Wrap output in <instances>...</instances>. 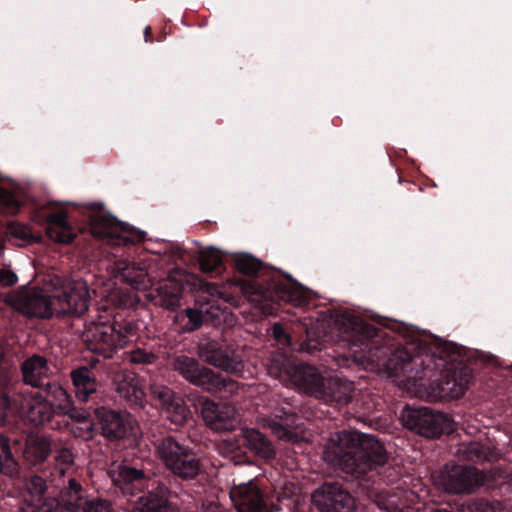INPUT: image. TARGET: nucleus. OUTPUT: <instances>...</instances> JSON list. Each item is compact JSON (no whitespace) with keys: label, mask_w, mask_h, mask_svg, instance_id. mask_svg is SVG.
<instances>
[{"label":"nucleus","mask_w":512,"mask_h":512,"mask_svg":"<svg viewBox=\"0 0 512 512\" xmlns=\"http://www.w3.org/2000/svg\"><path fill=\"white\" fill-rule=\"evenodd\" d=\"M0 471L8 476H14L18 471L8 439L0 436Z\"/></svg>","instance_id":"f704fd0d"},{"label":"nucleus","mask_w":512,"mask_h":512,"mask_svg":"<svg viewBox=\"0 0 512 512\" xmlns=\"http://www.w3.org/2000/svg\"><path fill=\"white\" fill-rule=\"evenodd\" d=\"M201 512H225V511L215 502H206L202 505Z\"/></svg>","instance_id":"5fc2aeb1"},{"label":"nucleus","mask_w":512,"mask_h":512,"mask_svg":"<svg viewBox=\"0 0 512 512\" xmlns=\"http://www.w3.org/2000/svg\"><path fill=\"white\" fill-rule=\"evenodd\" d=\"M117 391L128 402L142 405L145 393L140 379L132 372H122L117 377Z\"/></svg>","instance_id":"412c9836"},{"label":"nucleus","mask_w":512,"mask_h":512,"mask_svg":"<svg viewBox=\"0 0 512 512\" xmlns=\"http://www.w3.org/2000/svg\"><path fill=\"white\" fill-rule=\"evenodd\" d=\"M90 229L95 237L105 239L113 245L139 243L145 238V232L104 214H97L91 219Z\"/></svg>","instance_id":"6e6552de"},{"label":"nucleus","mask_w":512,"mask_h":512,"mask_svg":"<svg viewBox=\"0 0 512 512\" xmlns=\"http://www.w3.org/2000/svg\"><path fill=\"white\" fill-rule=\"evenodd\" d=\"M21 512H28V511H21Z\"/></svg>","instance_id":"680f3d73"},{"label":"nucleus","mask_w":512,"mask_h":512,"mask_svg":"<svg viewBox=\"0 0 512 512\" xmlns=\"http://www.w3.org/2000/svg\"><path fill=\"white\" fill-rule=\"evenodd\" d=\"M158 453L165 466L183 479L194 478L200 469L195 454L173 438L164 439L158 446Z\"/></svg>","instance_id":"20e7f679"},{"label":"nucleus","mask_w":512,"mask_h":512,"mask_svg":"<svg viewBox=\"0 0 512 512\" xmlns=\"http://www.w3.org/2000/svg\"><path fill=\"white\" fill-rule=\"evenodd\" d=\"M201 357L208 364L228 373H238L243 368V363L240 360L230 357L222 350L214 348L213 345H210L209 348H203Z\"/></svg>","instance_id":"4be33fe9"},{"label":"nucleus","mask_w":512,"mask_h":512,"mask_svg":"<svg viewBox=\"0 0 512 512\" xmlns=\"http://www.w3.org/2000/svg\"><path fill=\"white\" fill-rule=\"evenodd\" d=\"M433 481L448 493L469 491L474 485V470L463 466H446L433 476Z\"/></svg>","instance_id":"4468645a"},{"label":"nucleus","mask_w":512,"mask_h":512,"mask_svg":"<svg viewBox=\"0 0 512 512\" xmlns=\"http://www.w3.org/2000/svg\"><path fill=\"white\" fill-rule=\"evenodd\" d=\"M81 512H111L109 505L101 500H88L84 502Z\"/></svg>","instance_id":"09e8293b"},{"label":"nucleus","mask_w":512,"mask_h":512,"mask_svg":"<svg viewBox=\"0 0 512 512\" xmlns=\"http://www.w3.org/2000/svg\"><path fill=\"white\" fill-rule=\"evenodd\" d=\"M376 503L380 509L387 512H404L405 505L397 494H381L377 497Z\"/></svg>","instance_id":"ea45409f"},{"label":"nucleus","mask_w":512,"mask_h":512,"mask_svg":"<svg viewBox=\"0 0 512 512\" xmlns=\"http://www.w3.org/2000/svg\"><path fill=\"white\" fill-rule=\"evenodd\" d=\"M173 368L187 381L209 392L233 394L237 390V384L233 380L222 379L212 370L200 366L195 359L185 355L175 358Z\"/></svg>","instance_id":"7ed1b4c3"},{"label":"nucleus","mask_w":512,"mask_h":512,"mask_svg":"<svg viewBox=\"0 0 512 512\" xmlns=\"http://www.w3.org/2000/svg\"><path fill=\"white\" fill-rule=\"evenodd\" d=\"M112 481L117 485L130 483L142 478V472L131 467L119 465L110 471Z\"/></svg>","instance_id":"4c0bfd02"},{"label":"nucleus","mask_w":512,"mask_h":512,"mask_svg":"<svg viewBox=\"0 0 512 512\" xmlns=\"http://www.w3.org/2000/svg\"><path fill=\"white\" fill-rule=\"evenodd\" d=\"M113 274L115 278L139 290L148 289L153 281L145 261L118 260L114 264Z\"/></svg>","instance_id":"f3484780"},{"label":"nucleus","mask_w":512,"mask_h":512,"mask_svg":"<svg viewBox=\"0 0 512 512\" xmlns=\"http://www.w3.org/2000/svg\"><path fill=\"white\" fill-rule=\"evenodd\" d=\"M162 410L166 418L176 425H183L190 414L184 401L179 397H175Z\"/></svg>","instance_id":"72a5a7b5"},{"label":"nucleus","mask_w":512,"mask_h":512,"mask_svg":"<svg viewBox=\"0 0 512 512\" xmlns=\"http://www.w3.org/2000/svg\"><path fill=\"white\" fill-rule=\"evenodd\" d=\"M4 410L18 412L22 417L35 425L48 422L52 416V405L39 395L17 394L11 400L6 394L0 397Z\"/></svg>","instance_id":"0eeeda50"},{"label":"nucleus","mask_w":512,"mask_h":512,"mask_svg":"<svg viewBox=\"0 0 512 512\" xmlns=\"http://www.w3.org/2000/svg\"><path fill=\"white\" fill-rule=\"evenodd\" d=\"M387 460L386 449L383 444L371 435H359L357 457H356V473L360 476L366 469H372L378 465H382Z\"/></svg>","instance_id":"2eb2a0df"},{"label":"nucleus","mask_w":512,"mask_h":512,"mask_svg":"<svg viewBox=\"0 0 512 512\" xmlns=\"http://www.w3.org/2000/svg\"><path fill=\"white\" fill-rule=\"evenodd\" d=\"M272 334L275 339L282 342L283 344L289 343L288 336L285 334V331L283 330V328L280 325L276 324L273 326Z\"/></svg>","instance_id":"864d4df0"},{"label":"nucleus","mask_w":512,"mask_h":512,"mask_svg":"<svg viewBox=\"0 0 512 512\" xmlns=\"http://www.w3.org/2000/svg\"><path fill=\"white\" fill-rule=\"evenodd\" d=\"M180 294L179 282L169 278L163 281L157 289V303L167 309H173L179 304Z\"/></svg>","instance_id":"cd10ccee"},{"label":"nucleus","mask_w":512,"mask_h":512,"mask_svg":"<svg viewBox=\"0 0 512 512\" xmlns=\"http://www.w3.org/2000/svg\"><path fill=\"white\" fill-rule=\"evenodd\" d=\"M23 379L26 384L39 386L51 371L47 361L38 355H34L22 364Z\"/></svg>","instance_id":"5701e85b"},{"label":"nucleus","mask_w":512,"mask_h":512,"mask_svg":"<svg viewBox=\"0 0 512 512\" xmlns=\"http://www.w3.org/2000/svg\"><path fill=\"white\" fill-rule=\"evenodd\" d=\"M56 301L52 297V291H43L40 289H30L21 292L13 300L14 307L27 316L48 318L58 315V312H65L71 309L67 302H60L56 306Z\"/></svg>","instance_id":"423d86ee"},{"label":"nucleus","mask_w":512,"mask_h":512,"mask_svg":"<svg viewBox=\"0 0 512 512\" xmlns=\"http://www.w3.org/2000/svg\"><path fill=\"white\" fill-rule=\"evenodd\" d=\"M102 434L109 439H120L135 435L137 425L130 415H121L113 411L101 409L97 412Z\"/></svg>","instance_id":"a211bd4d"},{"label":"nucleus","mask_w":512,"mask_h":512,"mask_svg":"<svg viewBox=\"0 0 512 512\" xmlns=\"http://www.w3.org/2000/svg\"><path fill=\"white\" fill-rule=\"evenodd\" d=\"M438 387L440 396L450 399L459 398L465 391V387L458 383L448 370L444 378L439 381Z\"/></svg>","instance_id":"c9c22d12"},{"label":"nucleus","mask_w":512,"mask_h":512,"mask_svg":"<svg viewBox=\"0 0 512 512\" xmlns=\"http://www.w3.org/2000/svg\"><path fill=\"white\" fill-rule=\"evenodd\" d=\"M51 452L49 441L39 435H31L27 438L24 457L32 464L44 461Z\"/></svg>","instance_id":"bb28decb"},{"label":"nucleus","mask_w":512,"mask_h":512,"mask_svg":"<svg viewBox=\"0 0 512 512\" xmlns=\"http://www.w3.org/2000/svg\"><path fill=\"white\" fill-rule=\"evenodd\" d=\"M235 261L238 270L245 274H254L260 267L259 262L250 255H239Z\"/></svg>","instance_id":"79ce46f5"},{"label":"nucleus","mask_w":512,"mask_h":512,"mask_svg":"<svg viewBox=\"0 0 512 512\" xmlns=\"http://www.w3.org/2000/svg\"><path fill=\"white\" fill-rule=\"evenodd\" d=\"M26 488L33 498H39L45 491V482L39 476H32L26 483Z\"/></svg>","instance_id":"49530a36"},{"label":"nucleus","mask_w":512,"mask_h":512,"mask_svg":"<svg viewBox=\"0 0 512 512\" xmlns=\"http://www.w3.org/2000/svg\"><path fill=\"white\" fill-rule=\"evenodd\" d=\"M275 419H263L264 425L271 429L272 433L279 439L290 442H299L304 438L298 432L299 426L295 424V415L279 411L274 414Z\"/></svg>","instance_id":"6ab92c4d"},{"label":"nucleus","mask_w":512,"mask_h":512,"mask_svg":"<svg viewBox=\"0 0 512 512\" xmlns=\"http://www.w3.org/2000/svg\"><path fill=\"white\" fill-rule=\"evenodd\" d=\"M468 512H501L499 505H494L489 502L479 500L469 503L467 505Z\"/></svg>","instance_id":"de8ad7c7"},{"label":"nucleus","mask_w":512,"mask_h":512,"mask_svg":"<svg viewBox=\"0 0 512 512\" xmlns=\"http://www.w3.org/2000/svg\"><path fill=\"white\" fill-rule=\"evenodd\" d=\"M435 377H436V375H435L431 380H433V379H434V381H438V380H437V378H435Z\"/></svg>","instance_id":"bf43d9fd"},{"label":"nucleus","mask_w":512,"mask_h":512,"mask_svg":"<svg viewBox=\"0 0 512 512\" xmlns=\"http://www.w3.org/2000/svg\"><path fill=\"white\" fill-rule=\"evenodd\" d=\"M359 435L341 432L332 436L327 442L323 457L328 463L340 466L347 473L354 475L357 471L356 457Z\"/></svg>","instance_id":"1a4fd4ad"},{"label":"nucleus","mask_w":512,"mask_h":512,"mask_svg":"<svg viewBox=\"0 0 512 512\" xmlns=\"http://www.w3.org/2000/svg\"><path fill=\"white\" fill-rule=\"evenodd\" d=\"M46 234L50 240L68 244L76 237V231L67 221V214L63 211L51 213L46 218Z\"/></svg>","instance_id":"aec40b11"},{"label":"nucleus","mask_w":512,"mask_h":512,"mask_svg":"<svg viewBox=\"0 0 512 512\" xmlns=\"http://www.w3.org/2000/svg\"><path fill=\"white\" fill-rule=\"evenodd\" d=\"M151 392L154 399L161 404L162 409L175 398L174 393L165 386L152 385Z\"/></svg>","instance_id":"c03bdc74"},{"label":"nucleus","mask_w":512,"mask_h":512,"mask_svg":"<svg viewBox=\"0 0 512 512\" xmlns=\"http://www.w3.org/2000/svg\"><path fill=\"white\" fill-rule=\"evenodd\" d=\"M71 378L75 387L76 397L80 401L86 402L89 396L96 392L97 383L87 368L82 367L74 370L71 373Z\"/></svg>","instance_id":"393cba45"},{"label":"nucleus","mask_w":512,"mask_h":512,"mask_svg":"<svg viewBox=\"0 0 512 512\" xmlns=\"http://www.w3.org/2000/svg\"><path fill=\"white\" fill-rule=\"evenodd\" d=\"M16 208V200L8 191L0 188V210L14 212Z\"/></svg>","instance_id":"8fccbe9b"},{"label":"nucleus","mask_w":512,"mask_h":512,"mask_svg":"<svg viewBox=\"0 0 512 512\" xmlns=\"http://www.w3.org/2000/svg\"><path fill=\"white\" fill-rule=\"evenodd\" d=\"M145 36L147 37L151 33V28L147 26L144 30Z\"/></svg>","instance_id":"4d7b16f0"},{"label":"nucleus","mask_w":512,"mask_h":512,"mask_svg":"<svg viewBox=\"0 0 512 512\" xmlns=\"http://www.w3.org/2000/svg\"><path fill=\"white\" fill-rule=\"evenodd\" d=\"M291 495H292V491L284 492L283 494L277 493L276 494V498H277L278 501H281L283 499L289 498Z\"/></svg>","instance_id":"6e6d98bb"},{"label":"nucleus","mask_w":512,"mask_h":512,"mask_svg":"<svg viewBox=\"0 0 512 512\" xmlns=\"http://www.w3.org/2000/svg\"><path fill=\"white\" fill-rule=\"evenodd\" d=\"M133 512H179L168 505L167 489L164 486L157 488L156 494L150 493L139 499Z\"/></svg>","instance_id":"b1692460"},{"label":"nucleus","mask_w":512,"mask_h":512,"mask_svg":"<svg viewBox=\"0 0 512 512\" xmlns=\"http://www.w3.org/2000/svg\"><path fill=\"white\" fill-rule=\"evenodd\" d=\"M135 337L131 324L91 323L83 332L89 349L110 356L113 349L122 348Z\"/></svg>","instance_id":"f03ea898"},{"label":"nucleus","mask_w":512,"mask_h":512,"mask_svg":"<svg viewBox=\"0 0 512 512\" xmlns=\"http://www.w3.org/2000/svg\"><path fill=\"white\" fill-rule=\"evenodd\" d=\"M352 391L353 388L350 382L329 377V381L326 384V395L320 399L346 404L350 401Z\"/></svg>","instance_id":"c85d7f7f"},{"label":"nucleus","mask_w":512,"mask_h":512,"mask_svg":"<svg viewBox=\"0 0 512 512\" xmlns=\"http://www.w3.org/2000/svg\"><path fill=\"white\" fill-rule=\"evenodd\" d=\"M52 297L56 301V306H59L60 302H67L71 306L69 311L58 312V315L81 314L87 310L90 298L87 282L78 279L60 283V280H56Z\"/></svg>","instance_id":"9b49d317"},{"label":"nucleus","mask_w":512,"mask_h":512,"mask_svg":"<svg viewBox=\"0 0 512 512\" xmlns=\"http://www.w3.org/2000/svg\"><path fill=\"white\" fill-rule=\"evenodd\" d=\"M467 456L471 460H492L497 457L496 454L484 448L479 443H472L467 449Z\"/></svg>","instance_id":"37998d69"},{"label":"nucleus","mask_w":512,"mask_h":512,"mask_svg":"<svg viewBox=\"0 0 512 512\" xmlns=\"http://www.w3.org/2000/svg\"><path fill=\"white\" fill-rule=\"evenodd\" d=\"M220 309L215 306H201L200 309L191 308L186 310L189 319L190 329H197L203 322H214V318H219Z\"/></svg>","instance_id":"2f4dec72"},{"label":"nucleus","mask_w":512,"mask_h":512,"mask_svg":"<svg viewBox=\"0 0 512 512\" xmlns=\"http://www.w3.org/2000/svg\"><path fill=\"white\" fill-rule=\"evenodd\" d=\"M229 495L238 512H271L280 509L273 504L271 509L268 508V500L264 499L253 481L234 485Z\"/></svg>","instance_id":"f8f14e48"},{"label":"nucleus","mask_w":512,"mask_h":512,"mask_svg":"<svg viewBox=\"0 0 512 512\" xmlns=\"http://www.w3.org/2000/svg\"><path fill=\"white\" fill-rule=\"evenodd\" d=\"M17 282V276L14 272L8 269L0 270V284L4 286L13 285Z\"/></svg>","instance_id":"603ef678"},{"label":"nucleus","mask_w":512,"mask_h":512,"mask_svg":"<svg viewBox=\"0 0 512 512\" xmlns=\"http://www.w3.org/2000/svg\"><path fill=\"white\" fill-rule=\"evenodd\" d=\"M278 296L295 306L304 304L309 298L307 289L296 282L279 285Z\"/></svg>","instance_id":"7c9ffc66"},{"label":"nucleus","mask_w":512,"mask_h":512,"mask_svg":"<svg viewBox=\"0 0 512 512\" xmlns=\"http://www.w3.org/2000/svg\"><path fill=\"white\" fill-rule=\"evenodd\" d=\"M202 417L213 430L226 431L233 429L239 422L235 407L227 403H214L205 400L202 404Z\"/></svg>","instance_id":"dca6fc26"},{"label":"nucleus","mask_w":512,"mask_h":512,"mask_svg":"<svg viewBox=\"0 0 512 512\" xmlns=\"http://www.w3.org/2000/svg\"><path fill=\"white\" fill-rule=\"evenodd\" d=\"M50 393L55 400V404L58 406L60 410L65 414H70L74 410L72 399L70 395L59 385L52 384L49 385Z\"/></svg>","instance_id":"58836bf2"},{"label":"nucleus","mask_w":512,"mask_h":512,"mask_svg":"<svg viewBox=\"0 0 512 512\" xmlns=\"http://www.w3.org/2000/svg\"><path fill=\"white\" fill-rule=\"evenodd\" d=\"M200 268L204 272H212L222 264V255L214 248H205L199 252Z\"/></svg>","instance_id":"e433bc0d"},{"label":"nucleus","mask_w":512,"mask_h":512,"mask_svg":"<svg viewBox=\"0 0 512 512\" xmlns=\"http://www.w3.org/2000/svg\"><path fill=\"white\" fill-rule=\"evenodd\" d=\"M414 351V344L397 350L391 359L394 365L392 373L398 377L403 376L408 384L424 386V383L418 382L430 381L437 375L438 369L445 366V361L426 352Z\"/></svg>","instance_id":"f257e3e1"},{"label":"nucleus","mask_w":512,"mask_h":512,"mask_svg":"<svg viewBox=\"0 0 512 512\" xmlns=\"http://www.w3.org/2000/svg\"><path fill=\"white\" fill-rule=\"evenodd\" d=\"M242 438L244 444L260 457L270 459L274 456L275 451L272 444L258 430L245 429L243 430Z\"/></svg>","instance_id":"a878e982"},{"label":"nucleus","mask_w":512,"mask_h":512,"mask_svg":"<svg viewBox=\"0 0 512 512\" xmlns=\"http://www.w3.org/2000/svg\"><path fill=\"white\" fill-rule=\"evenodd\" d=\"M73 420L71 431L76 437L88 440L92 438L93 423L88 415L81 410H74L69 414Z\"/></svg>","instance_id":"473e14b6"},{"label":"nucleus","mask_w":512,"mask_h":512,"mask_svg":"<svg viewBox=\"0 0 512 512\" xmlns=\"http://www.w3.org/2000/svg\"><path fill=\"white\" fill-rule=\"evenodd\" d=\"M89 499L84 497L81 486L75 479L69 480V485L61 494V502L70 512H81L84 502Z\"/></svg>","instance_id":"c756f323"},{"label":"nucleus","mask_w":512,"mask_h":512,"mask_svg":"<svg viewBox=\"0 0 512 512\" xmlns=\"http://www.w3.org/2000/svg\"><path fill=\"white\" fill-rule=\"evenodd\" d=\"M312 500L322 512H353L352 497L339 485H323L313 494Z\"/></svg>","instance_id":"ddd939ff"},{"label":"nucleus","mask_w":512,"mask_h":512,"mask_svg":"<svg viewBox=\"0 0 512 512\" xmlns=\"http://www.w3.org/2000/svg\"><path fill=\"white\" fill-rule=\"evenodd\" d=\"M8 234L21 241V244L36 242L40 239V237L32 234L29 227L18 223H13L8 226Z\"/></svg>","instance_id":"a19ab883"},{"label":"nucleus","mask_w":512,"mask_h":512,"mask_svg":"<svg viewBox=\"0 0 512 512\" xmlns=\"http://www.w3.org/2000/svg\"><path fill=\"white\" fill-rule=\"evenodd\" d=\"M56 466L60 474H64L73 464V455L68 449H61L55 456Z\"/></svg>","instance_id":"a18cd8bd"},{"label":"nucleus","mask_w":512,"mask_h":512,"mask_svg":"<svg viewBox=\"0 0 512 512\" xmlns=\"http://www.w3.org/2000/svg\"><path fill=\"white\" fill-rule=\"evenodd\" d=\"M270 373L289 380L292 384L306 393L321 398L326 395V384L330 376H324L318 369L307 365H289L279 372L270 367Z\"/></svg>","instance_id":"9d476101"},{"label":"nucleus","mask_w":512,"mask_h":512,"mask_svg":"<svg viewBox=\"0 0 512 512\" xmlns=\"http://www.w3.org/2000/svg\"><path fill=\"white\" fill-rule=\"evenodd\" d=\"M511 484H512V474H511Z\"/></svg>","instance_id":"052dcab7"},{"label":"nucleus","mask_w":512,"mask_h":512,"mask_svg":"<svg viewBox=\"0 0 512 512\" xmlns=\"http://www.w3.org/2000/svg\"><path fill=\"white\" fill-rule=\"evenodd\" d=\"M402 421L409 429L426 437H437L453 430V422L446 414L433 412L428 408L406 407L401 414Z\"/></svg>","instance_id":"39448f33"},{"label":"nucleus","mask_w":512,"mask_h":512,"mask_svg":"<svg viewBox=\"0 0 512 512\" xmlns=\"http://www.w3.org/2000/svg\"><path fill=\"white\" fill-rule=\"evenodd\" d=\"M153 359L154 356L152 354L142 350H136L130 354V361L133 363H151Z\"/></svg>","instance_id":"3c124183"},{"label":"nucleus","mask_w":512,"mask_h":512,"mask_svg":"<svg viewBox=\"0 0 512 512\" xmlns=\"http://www.w3.org/2000/svg\"><path fill=\"white\" fill-rule=\"evenodd\" d=\"M3 419H4V415H1L0 416V422L3 421Z\"/></svg>","instance_id":"13d9d810"}]
</instances>
